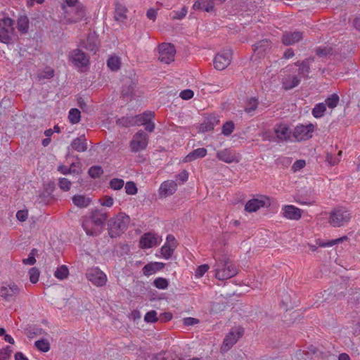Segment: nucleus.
Returning a JSON list of instances; mask_svg holds the SVG:
<instances>
[{
  "instance_id": "1",
  "label": "nucleus",
  "mask_w": 360,
  "mask_h": 360,
  "mask_svg": "<svg viewBox=\"0 0 360 360\" xmlns=\"http://www.w3.org/2000/svg\"><path fill=\"white\" fill-rule=\"evenodd\" d=\"M106 219V214L96 210L90 217L84 219L82 227L87 235L96 236L103 230L104 222Z\"/></svg>"
},
{
  "instance_id": "2",
  "label": "nucleus",
  "mask_w": 360,
  "mask_h": 360,
  "mask_svg": "<svg viewBox=\"0 0 360 360\" xmlns=\"http://www.w3.org/2000/svg\"><path fill=\"white\" fill-rule=\"evenodd\" d=\"M214 269L215 278L221 281L231 278L238 274L237 269L226 257L216 259Z\"/></svg>"
},
{
  "instance_id": "3",
  "label": "nucleus",
  "mask_w": 360,
  "mask_h": 360,
  "mask_svg": "<svg viewBox=\"0 0 360 360\" xmlns=\"http://www.w3.org/2000/svg\"><path fill=\"white\" fill-rule=\"evenodd\" d=\"M16 40L14 22L10 18L0 19V42L6 45L13 44Z\"/></svg>"
},
{
  "instance_id": "4",
  "label": "nucleus",
  "mask_w": 360,
  "mask_h": 360,
  "mask_svg": "<svg viewBox=\"0 0 360 360\" xmlns=\"http://www.w3.org/2000/svg\"><path fill=\"white\" fill-rule=\"evenodd\" d=\"M129 221V217L125 214H119L111 219L109 224L110 236L116 237L123 233L127 229Z\"/></svg>"
},
{
  "instance_id": "5",
  "label": "nucleus",
  "mask_w": 360,
  "mask_h": 360,
  "mask_svg": "<svg viewBox=\"0 0 360 360\" xmlns=\"http://www.w3.org/2000/svg\"><path fill=\"white\" fill-rule=\"evenodd\" d=\"M350 218L349 212L345 207H340L331 211L328 222L334 227H340L348 223Z\"/></svg>"
},
{
  "instance_id": "6",
  "label": "nucleus",
  "mask_w": 360,
  "mask_h": 360,
  "mask_svg": "<svg viewBox=\"0 0 360 360\" xmlns=\"http://www.w3.org/2000/svg\"><path fill=\"white\" fill-rule=\"evenodd\" d=\"M63 9L64 11L63 20L68 24L79 22L85 15L84 9L81 6H70V8L63 6Z\"/></svg>"
},
{
  "instance_id": "7",
  "label": "nucleus",
  "mask_w": 360,
  "mask_h": 360,
  "mask_svg": "<svg viewBox=\"0 0 360 360\" xmlns=\"http://www.w3.org/2000/svg\"><path fill=\"white\" fill-rule=\"evenodd\" d=\"M244 330L240 326L233 328L224 338L221 350L225 352L229 350L237 341L243 336Z\"/></svg>"
},
{
  "instance_id": "8",
  "label": "nucleus",
  "mask_w": 360,
  "mask_h": 360,
  "mask_svg": "<svg viewBox=\"0 0 360 360\" xmlns=\"http://www.w3.org/2000/svg\"><path fill=\"white\" fill-rule=\"evenodd\" d=\"M231 59V51L230 49L222 50L214 56L213 60L214 67L218 70H223L230 65Z\"/></svg>"
},
{
  "instance_id": "9",
  "label": "nucleus",
  "mask_w": 360,
  "mask_h": 360,
  "mask_svg": "<svg viewBox=\"0 0 360 360\" xmlns=\"http://www.w3.org/2000/svg\"><path fill=\"white\" fill-rule=\"evenodd\" d=\"M159 60L165 63L169 64L174 60L176 49L170 43H162L158 47Z\"/></svg>"
},
{
  "instance_id": "10",
  "label": "nucleus",
  "mask_w": 360,
  "mask_h": 360,
  "mask_svg": "<svg viewBox=\"0 0 360 360\" xmlns=\"http://www.w3.org/2000/svg\"><path fill=\"white\" fill-rule=\"evenodd\" d=\"M271 205L270 198L266 195H258L247 202L245 209L247 212H253L262 207H266Z\"/></svg>"
},
{
  "instance_id": "11",
  "label": "nucleus",
  "mask_w": 360,
  "mask_h": 360,
  "mask_svg": "<svg viewBox=\"0 0 360 360\" xmlns=\"http://www.w3.org/2000/svg\"><path fill=\"white\" fill-rule=\"evenodd\" d=\"M154 117V113L151 111H147L142 114L138 115L135 116L132 119V124L134 125H143L145 126L146 129L151 132L155 129V124L151 122L153 118Z\"/></svg>"
},
{
  "instance_id": "12",
  "label": "nucleus",
  "mask_w": 360,
  "mask_h": 360,
  "mask_svg": "<svg viewBox=\"0 0 360 360\" xmlns=\"http://www.w3.org/2000/svg\"><path fill=\"white\" fill-rule=\"evenodd\" d=\"M162 242V237L153 232L143 234L139 240V246L142 249H148L158 245Z\"/></svg>"
},
{
  "instance_id": "13",
  "label": "nucleus",
  "mask_w": 360,
  "mask_h": 360,
  "mask_svg": "<svg viewBox=\"0 0 360 360\" xmlns=\"http://www.w3.org/2000/svg\"><path fill=\"white\" fill-rule=\"evenodd\" d=\"M148 143V136L143 131H138L130 143V148L133 152H139L146 148Z\"/></svg>"
},
{
  "instance_id": "14",
  "label": "nucleus",
  "mask_w": 360,
  "mask_h": 360,
  "mask_svg": "<svg viewBox=\"0 0 360 360\" xmlns=\"http://www.w3.org/2000/svg\"><path fill=\"white\" fill-rule=\"evenodd\" d=\"M20 292L18 286L13 283H4L0 285V297L6 301L13 300Z\"/></svg>"
},
{
  "instance_id": "15",
  "label": "nucleus",
  "mask_w": 360,
  "mask_h": 360,
  "mask_svg": "<svg viewBox=\"0 0 360 360\" xmlns=\"http://www.w3.org/2000/svg\"><path fill=\"white\" fill-rule=\"evenodd\" d=\"M314 131V125L312 124H300L295 128L293 136L298 141L307 140L312 137Z\"/></svg>"
},
{
  "instance_id": "16",
  "label": "nucleus",
  "mask_w": 360,
  "mask_h": 360,
  "mask_svg": "<svg viewBox=\"0 0 360 360\" xmlns=\"http://www.w3.org/2000/svg\"><path fill=\"white\" fill-rule=\"evenodd\" d=\"M86 278L96 286H103L107 282V276L98 267L89 269L86 272Z\"/></svg>"
},
{
  "instance_id": "17",
  "label": "nucleus",
  "mask_w": 360,
  "mask_h": 360,
  "mask_svg": "<svg viewBox=\"0 0 360 360\" xmlns=\"http://www.w3.org/2000/svg\"><path fill=\"white\" fill-rule=\"evenodd\" d=\"M177 245V242L172 235H168L166 238V242L161 248L160 253V255L158 257H162L165 259H169Z\"/></svg>"
},
{
  "instance_id": "18",
  "label": "nucleus",
  "mask_w": 360,
  "mask_h": 360,
  "mask_svg": "<svg viewBox=\"0 0 360 360\" xmlns=\"http://www.w3.org/2000/svg\"><path fill=\"white\" fill-rule=\"evenodd\" d=\"M69 58L72 64L78 68L86 67L89 64L88 57L78 49L72 51L69 55Z\"/></svg>"
},
{
  "instance_id": "19",
  "label": "nucleus",
  "mask_w": 360,
  "mask_h": 360,
  "mask_svg": "<svg viewBox=\"0 0 360 360\" xmlns=\"http://www.w3.org/2000/svg\"><path fill=\"white\" fill-rule=\"evenodd\" d=\"M219 160L226 163H238L240 160V155L230 149H224L217 153Z\"/></svg>"
},
{
  "instance_id": "20",
  "label": "nucleus",
  "mask_w": 360,
  "mask_h": 360,
  "mask_svg": "<svg viewBox=\"0 0 360 360\" xmlns=\"http://www.w3.org/2000/svg\"><path fill=\"white\" fill-rule=\"evenodd\" d=\"M281 214L288 219L299 220L302 217V211L294 205H285L281 208Z\"/></svg>"
},
{
  "instance_id": "21",
  "label": "nucleus",
  "mask_w": 360,
  "mask_h": 360,
  "mask_svg": "<svg viewBox=\"0 0 360 360\" xmlns=\"http://www.w3.org/2000/svg\"><path fill=\"white\" fill-rule=\"evenodd\" d=\"M288 71L284 70L283 78L282 79L283 86L285 89H291L298 85L300 79L295 72L290 73Z\"/></svg>"
},
{
  "instance_id": "22",
  "label": "nucleus",
  "mask_w": 360,
  "mask_h": 360,
  "mask_svg": "<svg viewBox=\"0 0 360 360\" xmlns=\"http://www.w3.org/2000/svg\"><path fill=\"white\" fill-rule=\"evenodd\" d=\"M177 184L174 181L167 180L161 184L159 188V194L162 197H167L175 193Z\"/></svg>"
},
{
  "instance_id": "23",
  "label": "nucleus",
  "mask_w": 360,
  "mask_h": 360,
  "mask_svg": "<svg viewBox=\"0 0 360 360\" xmlns=\"http://www.w3.org/2000/svg\"><path fill=\"white\" fill-rule=\"evenodd\" d=\"M219 122V117L217 115H210L207 116L204 122L201 124L200 130L207 131L212 130Z\"/></svg>"
},
{
  "instance_id": "24",
  "label": "nucleus",
  "mask_w": 360,
  "mask_h": 360,
  "mask_svg": "<svg viewBox=\"0 0 360 360\" xmlns=\"http://www.w3.org/2000/svg\"><path fill=\"white\" fill-rule=\"evenodd\" d=\"M274 131L276 138L281 141H285L290 138V130L287 124H280L275 127Z\"/></svg>"
},
{
  "instance_id": "25",
  "label": "nucleus",
  "mask_w": 360,
  "mask_h": 360,
  "mask_svg": "<svg viewBox=\"0 0 360 360\" xmlns=\"http://www.w3.org/2000/svg\"><path fill=\"white\" fill-rule=\"evenodd\" d=\"M165 266L162 262H150L145 265L143 268V273L146 276H150L161 270Z\"/></svg>"
},
{
  "instance_id": "26",
  "label": "nucleus",
  "mask_w": 360,
  "mask_h": 360,
  "mask_svg": "<svg viewBox=\"0 0 360 360\" xmlns=\"http://www.w3.org/2000/svg\"><path fill=\"white\" fill-rule=\"evenodd\" d=\"M302 37L300 32H288L283 37V42L285 45H291L299 41Z\"/></svg>"
},
{
  "instance_id": "27",
  "label": "nucleus",
  "mask_w": 360,
  "mask_h": 360,
  "mask_svg": "<svg viewBox=\"0 0 360 360\" xmlns=\"http://www.w3.org/2000/svg\"><path fill=\"white\" fill-rule=\"evenodd\" d=\"M73 204L79 208H84L88 207L91 202V199L89 197L83 195H75L72 198Z\"/></svg>"
},
{
  "instance_id": "28",
  "label": "nucleus",
  "mask_w": 360,
  "mask_h": 360,
  "mask_svg": "<svg viewBox=\"0 0 360 360\" xmlns=\"http://www.w3.org/2000/svg\"><path fill=\"white\" fill-rule=\"evenodd\" d=\"M206 155H207V150L205 148H197V149L194 150L193 151H192L189 154H188L184 158L183 162H191V161H193V160H196L198 158H203Z\"/></svg>"
},
{
  "instance_id": "29",
  "label": "nucleus",
  "mask_w": 360,
  "mask_h": 360,
  "mask_svg": "<svg viewBox=\"0 0 360 360\" xmlns=\"http://www.w3.org/2000/svg\"><path fill=\"white\" fill-rule=\"evenodd\" d=\"M214 7L213 1L212 0H198L193 4V9L203 10L207 12L212 11Z\"/></svg>"
},
{
  "instance_id": "30",
  "label": "nucleus",
  "mask_w": 360,
  "mask_h": 360,
  "mask_svg": "<svg viewBox=\"0 0 360 360\" xmlns=\"http://www.w3.org/2000/svg\"><path fill=\"white\" fill-rule=\"evenodd\" d=\"M72 147L78 152H84L87 149L86 140L83 137L75 139L72 142Z\"/></svg>"
},
{
  "instance_id": "31",
  "label": "nucleus",
  "mask_w": 360,
  "mask_h": 360,
  "mask_svg": "<svg viewBox=\"0 0 360 360\" xmlns=\"http://www.w3.org/2000/svg\"><path fill=\"white\" fill-rule=\"evenodd\" d=\"M340 98L337 94H333L325 100L326 106L331 110H333L339 103Z\"/></svg>"
},
{
  "instance_id": "32",
  "label": "nucleus",
  "mask_w": 360,
  "mask_h": 360,
  "mask_svg": "<svg viewBox=\"0 0 360 360\" xmlns=\"http://www.w3.org/2000/svg\"><path fill=\"white\" fill-rule=\"evenodd\" d=\"M326 110V106L324 103H317L312 109L311 113L315 118H321L323 116Z\"/></svg>"
},
{
  "instance_id": "33",
  "label": "nucleus",
  "mask_w": 360,
  "mask_h": 360,
  "mask_svg": "<svg viewBox=\"0 0 360 360\" xmlns=\"http://www.w3.org/2000/svg\"><path fill=\"white\" fill-rule=\"evenodd\" d=\"M108 67L112 71H117L120 69L121 62L120 59L117 56H112L107 61Z\"/></svg>"
},
{
  "instance_id": "34",
  "label": "nucleus",
  "mask_w": 360,
  "mask_h": 360,
  "mask_svg": "<svg viewBox=\"0 0 360 360\" xmlns=\"http://www.w3.org/2000/svg\"><path fill=\"white\" fill-rule=\"evenodd\" d=\"M68 118L72 124H77L80 121L81 118L80 111L77 108L70 109L69 111Z\"/></svg>"
},
{
  "instance_id": "35",
  "label": "nucleus",
  "mask_w": 360,
  "mask_h": 360,
  "mask_svg": "<svg viewBox=\"0 0 360 360\" xmlns=\"http://www.w3.org/2000/svg\"><path fill=\"white\" fill-rule=\"evenodd\" d=\"M29 22L27 17L23 16L18 18V29L21 32H26L28 30Z\"/></svg>"
},
{
  "instance_id": "36",
  "label": "nucleus",
  "mask_w": 360,
  "mask_h": 360,
  "mask_svg": "<svg viewBox=\"0 0 360 360\" xmlns=\"http://www.w3.org/2000/svg\"><path fill=\"white\" fill-rule=\"evenodd\" d=\"M68 269L64 265L58 267L54 274L55 276L60 280L65 278L68 276Z\"/></svg>"
},
{
  "instance_id": "37",
  "label": "nucleus",
  "mask_w": 360,
  "mask_h": 360,
  "mask_svg": "<svg viewBox=\"0 0 360 360\" xmlns=\"http://www.w3.org/2000/svg\"><path fill=\"white\" fill-rule=\"evenodd\" d=\"M36 347L41 352H46L50 349V345L46 340H40L35 342Z\"/></svg>"
},
{
  "instance_id": "38",
  "label": "nucleus",
  "mask_w": 360,
  "mask_h": 360,
  "mask_svg": "<svg viewBox=\"0 0 360 360\" xmlns=\"http://www.w3.org/2000/svg\"><path fill=\"white\" fill-rule=\"evenodd\" d=\"M109 185L110 188L115 191H118L124 186V182L121 179L115 178L110 181Z\"/></svg>"
},
{
  "instance_id": "39",
  "label": "nucleus",
  "mask_w": 360,
  "mask_h": 360,
  "mask_svg": "<svg viewBox=\"0 0 360 360\" xmlns=\"http://www.w3.org/2000/svg\"><path fill=\"white\" fill-rule=\"evenodd\" d=\"M153 284L157 288L160 290H165L167 288L169 285V282L166 278L159 277L155 279Z\"/></svg>"
},
{
  "instance_id": "40",
  "label": "nucleus",
  "mask_w": 360,
  "mask_h": 360,
  "mask_svg": "<svg viewBox=\"0 0 360 360\" xmlns=\"http://www.w3.org/2000/svg\"><path fill=\"white\" fill-rule=\"evenodd\" d=\"M13 350L9 346L0 349V360H8Z\"/></svg>"
},
{
  "instance_id": "41",
  "label": "nucleus",
  "mask_w": 360,
  "mask_h": 360,
  "mask_svg": "<svg viewBox=\"0 0 360 360\" xmlns=\"http://www.w3.org/2000/svg\"><path fill=\"white\" fill-rule=\"evenodd\" d=\"M209 269L210 266L208 264H205L200 265L195 271V277L197 278L202 277Z\"/></svg>"
},
{
  "instance_id": "42",
  "label": "nucleus",
  "mask_w": 360,
  "mask_h": 360,
  "mask_svg": "<svg viewBox=\"0 0 360 360\" xmlns=\"http://www.w3.org/2000/svg\"><path fill=\"white\" fill-rule=\"evenodd\" d=\"M28 274L30 282L32 283H37L39 278V271L37 268L33 267L30 269Z\"/></svg>"
},
{
  "instance_id": "43",
  "label": "nucleus",
  "mask_w": 360,
  "mask_h": 360,
  "mask_svg": "<svg viewBox=\"0 0 360 360\" xmlns=\"http://www.w3.org/2000/svg\"><path fill=\"white\" fill-rule=\"evenodd\" d=\"M125 191L128 195H135L137 193V187L133 181H127L124 186Z\"/></svg>"
},
{
  "instance_id": "44",
  "label": "nucleus",
  "mask_w": 360,
  "mask_h": 360,
  "mask_svg": "<svg viewBox=\"0 0 360 360\" xmlns=\"http://www.w3.org/2000/svg\"><path fill=\"white\" fill-rule=\"evenodd\" d=\"M127 13V8L122 5H117L115 8V18L117 20H122L125 18V15Z\"/></svg>"
},
{
  "instance_id": "45",
  "label": "nucleus",
  "mask_w": 360,
  "mask_h": 360,
  "mask_svg": "<svg viewBox=\"0 0 360 360\" xmlns=\"http://www.w3.org/2000/svg\"><path fill=\"white\" fill-rule=\"evenodd\" d=\"M343 239H344V238H338V239H335V240H330V241H328V242H323L321 240L318 239L316 240V244L319 246L323 247V248L331 247V246L337 244L338 243L342 241Z\"/></svg>"
},
{
  "instance_id": "46",
  "label": "nucleus",
  "mask_w": 360,
  "mask_h": 360,
  "mask_svg": "<svg viewBox=\"0 0 360 360\" xmlns=\"http://www.w3.org/2000/svg\"><path fill=\"white\" fill-rule=\"evenodd\" d=\"M234 127L233 122H226L222 127V134L225 136L230 135L233 131Z\"/></svg>"
},
{
  "instance_id": "47",
  "label": "nucleus",
  "mask_w": 360,
  "mask_h": 360,
  "mask_svg": "<svg viewBox=\"0 0 360 360\" xmlns=\"http://www.w3.org/2000/svg\"><path fill=\"white\" fill-rule=\"evenodd\" d=\"M144 321L146 323H155L158 321L157 312L155 310L147 312L144 316Z\"/></svg>"
},
{
  "instance_id": "48",
  "label": "nucleus",
  "mask_w": 360,
  "mask_h": 360,
  "mask_svg": "<svg viewBox=\"0 0 360 360\" xmlns=\"http://www.w3.org/2000/svg\"><path fill=\"white\" fill-rule=\"evenodd\" d=\"M103 174V169L100 166H94L89 169V174L92 178L99 177Z\"/></svg>"
},
{
  "instance_id": "49",
  "label": "nucleus",
  "mask_w": 360,
  "mask_h": 360,
  "mask_svg": "<svg viewBox=\"0 0 360 360\" xmlns=\"http://www.w3.org/2000/svg\"><path fill=\"white\" fill-rule=\"evenodd\" d=\"M309 70V65L308 60L304 61L302 63V64L300 65V66L298 69L297 75L304 77L308 74Z\"/></svg>"
},
{
  "instance_id": "50",
  "label": "nucleus",
  "mask_w": 360,
  "mask_h": 360,
  "mask_svg": "<svg viewBox=\"0 0 360 360\" xmlns=\"http://www.w3.org/2000/svg\"><path fill=\"white\" fill-rule=\"evenodd\" d=\"M99 203L103 207H111L113 205L114 200L112 197L104 196L99 199Z\"/></svg>"
},
{
  "instance_id": "51",
  "label": "nucleus",
  "mask_w": 360,
  "mask_h": 360,
  "mask_svg": "<svg viewBox=\"0 0 360 360\" xmlns=\"http://www.w3.org/2000/svg\"><path fill=\"white\" fill-rule=\"evenodd\" d=\"M59 186L62 190L68 191L70 189L71 182L66 178H60L59 179Z\"/></svg>"
},
{
  "instance_id": "52",
  "label": "nucleus",
  "mask_w": 360,
  "mask_h": 360,
  "mask_svg": "<svg viewBox=\"0 0 360 360\" xmlns=\"http://www.w3.org/2000/svg\"><path fill=\"white\" fill-rule=\"evenodd\" d=\"M187 14V8L183 7L180 11H175L172 13V18L174 19H182Z\"/></svg>"
},
{
  "instance_id": "53",
  "label": "nucleus",
  "mask_w": 360,
  "mask_h": 360,
  "mask_svg": "<svg viewBox=\"0 0 360 360\" xmlns=\"http://www.w3.org/2000/svg\"><path fill=\"white\" fill-rule=\"evenodd\" d=\"M194 96V93L191 89H185L180 92L179 96L184 100H189Z\"/></svg>"
},
{
  "instance_id": "54",
  "label": "nucleus",
  "mask_w": 360,
  "mask_h": 360,
  "mask_svg": "<svg viewBox=\"0 0 360 360\" xmlns=\"http://www.w3.org/2000/svg\"><path fill=\"white\" fill-rule=\"evenodd\" d=\"M28 216V212L25 210H19L16 213L17 219L20 221H25Z\"/></svg>"
},
{
  "instance_id": "55",
  "label": "nucleus",
  "mask_w": 360,
  "mask_h": 360,
  "mask_svg": "<svg viewBox=\"0 0 360 360\" xmlns=\"http://www.w3.org/2000/svg\"><path fill=\"white\" fill-rule=\"evenodd\" d=\"M198 320L193 317H186L183 319V323L185 326H191L198 323Z\"/></svg>"
},
{
  "instance_id": "56",
  "label": "nucleus",
  "mask_w": 360,
  "mask_h": 360,
  "mask_svg": "<svg viewBox=\"0 0 360 360\" xmlns=\"http://www.w3.org/2000/svg\"><path fill=\"white\" fill-rule=\"evenodd\" d=\"M305 165H306V163H305L304 160H300L296 161L292 165V168L293 171L296 172V171H298V170L302 169L305 166Z\"/></svg>"
},
{
  "instance_id": "57",
  "label": "nucleus",
  "mask_w": 360,
  "mask_h": 360,
  "mask_svg": "<svg viewBox=\"0 0 360 360\" xmlns=\"http://www.w3.org/2000/svg\"><path fill=\"white\" fill-rule=\"evenodd\" d=\"M22 262L25 265H33L36 262L34 255L31 252L27 258L22 260Z\"/></svg>"
},
{
  "instance_id": "58",
  "label": "nucleus",
  "mask_w": 360,
  "mask_h": 360,
  "mask_svg": "<svg viewBox=\"0 0 360 360\" xmlns=\"http://www.w3.org/2000/svg\"><path fill=\"white\" fill-rule=\"evenodd\" d=\"M157 14V10L154 8H150L147 11L146 16L148 19L155 21V20L156 19Z\"/></svg>"
},
{
  "instance_id": "59",
  "label": "nucleus",
  "mask_w": 360,
  "mask_h": 360,
  "mask_svg": "<svg viewBox=\"0 0 360 360\" xmlns=\"http://www.w3.org/2000/svg\"><path fill=\"white\" fill-rule=\"evenodd\" d=\"M188 178V173L186 170L181 172L177 176V179H179L182 183L186 181Z\"/></svg>"
},
{
  "instance_id": "60",
  "label": "nucleus",
  "mask_w": 360,
  "mask_h": 360,
  "mask_svg": "<svg viewBox=\"0 0 360 360\" xmlns=\"http://www.w3.org/2000/svg\"><path fill=\"white\" fill-rule=\"evenodd\" d=\"M58 171L63 174H67L71 173L72 172V167L70 168H68L67 167H65L64 165L59 166ZM73 172H75V170H73Z\"/></svg>"
},
{
  "instance_id": "61",
  "label": "nucleus",
  "mask_w": 360,
  "mask_h": 360,
  "mask_svg": "<svg viewBox=\"0 0 360 360\" xmlns=\"http://www.w3.org/2000/svg\"><path fill=\"white\" fill-rule=\"evenodd\" d=\"M15 360H29L28 358L22 352H18L14 356Z\"/></svg>"
},
{
  "instance_id": "62",
  "label": "nucleus",
  "mask_w": 360,
  "mask_h": 360,
  "mask_svg": "<svg viewBox=\"0 0 360 360\" xmlns=\"http://www.w3.org/2000/svg\"><path fill=\"white\" fill-rule=\"evenodd\" d=\"M250 103H251V105H252V107H251V108H247L245 109V110H246L248 112H250L251 111L254 110L256 108L257 105V100H255V99H254V98H252V99H251V100H250Z\"/></svg>"
},
{
  "instance_id": "63",
  "label": "nucleus",
  "mask_w": 360,
  "mask_h": 360,
  "mask_svg": "<svg viewBox=\"0 0 360 360\" xmlns=\"http://www.w3.org/2000/svg\"><path fill=\"white\" fill-rule=\"evenodd\" d=\"M296 358L298 360H307V359L308 358V355L300 351L296 354Z\"/></svg>"
},
{
  "instance_id": "64",
  "label": "nucleus",
  "mask_w": 360,
  "mask_h": 360,
  "mask_svg": "<svg viewBox=\"0 0 360 360\" xmlns=\"http://www.w3.org/2000/svg\"><path fill=\"white\" fill-rule=\"evenodd\" d=\"M4 340L6 342H8L11 345H13L15 343V340L14 339L11 337V335H8V334H5L4 335Z\"/></svg>"
}]
</instances>
